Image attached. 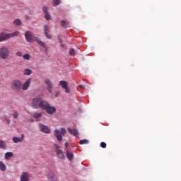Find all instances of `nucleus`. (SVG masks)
<instances>
[{"instance_id": "f257e3e1", "label": "nucleus", "mask_w": 181, "mask_h": 181, "mask_svg": "<svg viewBox=\"0 0 181 181\" xmlns=\"http://www.w3.org/2000/svg\"><path fill=\"white\" fill-rule=\"evenodd\" d=\"M25 37L26 40L28 42H33V41H36L40 46L45 48L47 49L46 44L45 42L40 40L38 37H34L33 35L31 33L30 31H27L25 33Z\"/></svg>"}, {"instance_id": "f03ea898", "label": "nucleus", "mask_w": 181, "mask_h": 181, "mask_svg": "<svg viewBox=\"0 0 181 181\" xmlns=\"http://www.w3.org/2000/svg\"><path fill=\"white\" fill-rule=\"evenodd\" d=\"M46 101H45L42 98L37 96L32 101V105L35 108H41L43 110L45 105H46Z\"/></svg>"}, {"instance_id": "7ed1b4c3", "label": "nucleus", "mask_w": 181, "mask_h": 181, "mask_svg": "<svg viewBox=\"0 0 181 181\" xmlns=\"http://www.w3.org/2000/svg\"><path fill=\"white\" fill-rule=\"evenodd\" d=\"M18 32L16 31L11 33H1L0 34V42H3L5 41L6 40H8L11 37H13L15 36H17L18 35Z\"/></svg>"}, {"instance_id": "20e7f679", "label": "nucleus", "mask_w": 181, "mask_h": 181, "mask_svg": "<svg viewBox=\"0 0 181 181\" xmlns=\"http://www.w3.org/2000/svg\"><path fill=\"white\" fill-rule=\"evenodd\" d=\"M66 133V129L64 127H62L61 132L58 129H56L54 130V136L57 139L58 141H62V136H64Z\"/></svg>"}, {"instance_id": "39448f33", "label": "nucleus", "mask_w": 181, "mask_h": 181, "mask_svg": "<svg viewBox=\"0 0 181 181\" xmlns=\"http://www.w3.org/2000/svg\"><path fill=\"white\" fill-rule=\"evenodd\" d=\"M9 50L6 47H1L0 49V57L6 59L8 57Z\"/></svg>"}, {"instance_id": "423d86ee", "label": "nucleus", "mask_w": 181, "mask_h": 181, "mask_svg": "<svg viewBox=\"0 0 181 181\" xmlns=\"http://www.w3.org/2000/svg\"><path fill=\"white\" fill-rule=\"evenodd\" d=\"M22 87V83L19 80H13L11 83V88L13 90L19 91Z\"/></svg>"}, {"instance_id": "0eeeda50", "label": "nucleus", "mask_w": 181, "mask_h": 181, "mask_svg": "<svg viewBox=\"0 0 181 181\" xmlns=\"http://www.w3.org/2000/svg\"><path fill=\"white\" fill-rule=\"evenodd\" d=\"M42 110H46L47 112L49 115H52L56 112L55 107L50 106V105L47 102H46V105H44Z\"/></svg>"}, {"instance_id": "6e6552de", "label": "nucleus", "mask_w": 181, "mask_h": 181, "mask_svg": "<svg viewBox=\"0 0 181 181\" xmlns=\"http://www.w3.org/2000/svg\"><path fill=\"white\" fill-rule=\"evenodd\" d=\"M59 86H62V88L65 90L66 93H70V89L68 86V83L66 81H60Z\"/></svg>"}, {"instance_id": "1a4fd4ad", "label": "nucleus", "mask_w": 181, "mask_h": 181, "mask_svg": "<svg viewBox=\"0 0 181 181\" xmlns=\"http://www.w3.org/2000/svg\"><path fill=\"white\" fill-rule=\"evenodd\" d=\"M45 83L47 86V90L49 93H52L53 89V83L49 79H46Z\"/></svg>"}, {"instance_id": "9d476101", "label": "nucleus", "mask_w": 181, "mask_h": 181, "mask_svg": "<svg viewBox=\"0 0 181 181\" xmlns=\"http://www.w3.org/2000/svg\"><path fill=\"white\" fill-rule=\"evenodd\" d=\"M39 127L40 131L43 133L50 134V129L47 127V126H45V124H42V123H40Z\"/></svg>"}, {"instance_id": "9b49d317", "label": "nucleus", "mask_w": 181, "mask_h": 181, "mask_svg": "<svg viewBox=\"0 0 181 181\" xmlns=\"http://www.w3.org/2000/svg\"><path fill=\"white\" fill-rule=\"evenodd\" d=\"M31 82V78H28L26 81L21 86V88L23 90H27L28 87L30 86Z\"/></svg>"}, {"instance_id": "f8f14e48", "label": "nucleus", "mask_w": 181, "mask_h": 181, "mask_svg": "<svg viewBox=\"0 0 181 181\" xmlns=\"http://www.w3.org/2000/svg\"><path fill=\"white\" fill-rule=\"evenodd\" d=\"M68 132L74 136L77 137L78 135V130H76V129H70V127H68Z\"/></svg>"}, {"instance_id": "ddd939ff", "label": "nucleus", "mask_w": 181, "mask_h": 181, "mask_svg": "<svg viewBox=\"0 0 181 181\" xmlns=\"http://www.w3.org/2000/svg\"><path fill=\"white\" fill-rule=\"evenodd\" d=\"M43 11L45 13V18L47 21H49L50 20V15L48 13V8L46 6L43 7Z\"/></svg>"}, {"instance_id": "4468645a", "label": "nucleus", "mask_w": 181, "mask_h": 181, "mask_svg": "<svg viewBox=\"0 0 181 181\" xmlns=\"http://www.w3.org/2000/svg\"><path fill=\"white\" fill-rule=\"evenodd\" d=\"M49 181H57L56 175L53 173H49L48 175Z\"/></svg>"}, {"instance_id": "2eb2a0df", "label": "nucleus", "mask_w": 181, "mask_h": 181, "mask_svg": "<svg viewBox=\"0 0 181 181\" xmlns=\"http://www.w3.org/2000/svg\"><path fill=\"white\" fill-rule=\"evenodd\" d=\"M24 139V134H22V137L19 138V137H13V141L15 144L19 143V142H22L23 140Z\"/></svg>"}, {"instance_id": "dca6fc26", "label": "nucleus", "mask_w": 181, "mask_h": 181, "mask_svg": "<svg viewBox=\"0 0 181 181\" xmlns=\"http://www.w3.org/2000/svg\"><path fill=\"white\" fill-rule=\"evenodd\" d=\"M21 181H29V175L26 173H23L21 175Z\"/></svg>"}, {"instance_id": "f3484780", "label": "nucleus", "mask_w": 181, "mask_h": 181, "mask_svg": "<svg viewBox=\"0 0 181 181\" xmlns=\"http://www.w3.org/2000/svg\"><path fill=\"white\" fill-rule=\"evenodd\" d=\"M56 153H57V155L58 156V157L59 158H61V159H64L65 158L64 153H63V151H62V150L58 149V150H57Z\"/></svg>"}, {"instance_id": "a211bd4d", "label": "nucleus", "mask_w": 181, "mask_h": 181, "mask_svg": "<svg viewBox=\"0 0 181 181\" xmlns=\"http://www.w3.org/2000/svg\"><path fill=\"white\" fill-rule=\"evenodd\" d=\"M66 156L69 160H71L74 158V154L73 153H70L69 150H66Z\"/></svg>"}, {"instance_id": "6ab92c4d", "label": "nucleus", "mask_w": 181, "mask_h": 181, "mask_svg": "<svg viewBox=\"0 0 181 181\" xmlns=\"http://www.w3.org/2000/svg\"><path fill=\"white\" fill-rule=\"evenodd\" d=\"M42 116V113H34L33 117L37 121L39 118H40Z\"/></svg>"}, {"instance_id": "aec40b11", "label": "nucleus", "mask_w": 181, "mask_h": 181, "mask_svg": "<svg viewBox=\"0 0 181 181\" xmlns=\"http://www.w3.org/2000/svg\"><path fill=\"white\" fill-rule=\"evenodd\" d=\"M0 148H1V149L6 148V144L5 141H3V140H0Z\"/></svg>"}, {"instance_id": "412c9836", "label": "nucleus", "mask_w": 181, "mask_h": 181, "mask_svg": "<svg viewBox=\"0 0 181 181\" xmlns=\"http://www.w3.org/2000/svg\"><path fill=\"white\" fill-rule=\"evenodd\" d=\"M11 157H13V153H11V152L6 153V154H5L6 160H9Z\"/></svg>"}, {"instance_id": "4be33fe9", "label": "nucleus", "mask_w": 181, "mask_h": 181, "mask_svg": "<svg viewBox=\"0 0 181 181\" xmlns=\"http://www.w3.org/2000/svg\"><path fill=\"white\" fill-rule=\"evenodd\" d=\"M61 25H62V27L66 28L67 26L69 25V22H66V21L62 20V22H61Z\"/></svg>"}, {"instance_id": "5701e85b", "label": "nucleus", "mask_w": 181, "mask_h": 181, "mask_svg": "<svg viewBox=\"0 0 181 181\" xmlns=\"http://www.w3.org/2000/svg\"><path fill=\"white\" fill-rule=\"evenodd\" d=\"M0 170L3 172L6 170V165L2 162H0Z\"/></svg>"}, {"instance_id": "b1692460", "label": "nucleus", "mask_w": 181, "mask_h": 181, "mask_svg": "<svg viewBox=\"0 0 181 181\" xmlns=\"http://www.w3.org/2000/svg\"><path fill=\"white\" fill-rule=\"evenodd\" d=\"M32 74V71L30 69H25L24 71V74L30 76Z\"/></svg>"}, {"instance_id": "393cba45", "label": "nucleus", "mask_w": 181, "mask_h": 181, "mask_svg": "<svg viewBox=\"0 0 181 181\" xmlns=\"http://www.w3.org/2000/svg\"><path fill=\"white\" fill-rule=\"evenodd\" d=\"M53 6L56 7L57 6H59L61 3L60 0H53Z\"/></svg>"}, {"instance_id": "a878e982", "label": "nucleus", "mask_w": 181, "mask_h": 181, "mask_svg": "<svg viewBox=\"0 0 181 181\" xmlns=\"http://www.w3.org/2000/svg\"><path fill=\"white\" fill-rule=\"evenodd\" d=\"M88 143H89L88 140H86V139L84 140H81V141H79V144L81 145L88 144Z\"/></svg>"}, {"instance_id": "bb28decb", "label": "nucleus", "mask_w": 181, "mask_h": 181, "mask_svg": "<svg viewBox=\"0 0 181 181\" xmlns=\"http://www.w3.org/2000/svg\"><path fill=\"white\" fill-rule=\"evenodd\" d=\"M14 25H21V21H20V19H16L13 22Z\"/></svg>"}, {"instance_id": "cd10ccee", "label": "nucleus", "mask_w": 181, "mask_h": 181, "mask_svg": "<svg viewBox=\"0 0 181 181\" xmlns=\"http://www.w3.org/2000/svg\"><path fill=\"white\" fill-rule=\"evenodd\" d=\"M13 117L14 119H17L18 117V113L16 112V110H13Z\"/></svg>"}, {"instance_id": "c85d7f7f", "label": "nucleus", "mask_w": 181, "mask_h": 181, "mask_svg": "<svg viewBox=\"0 0 181 181\" xmlns=\"http://www.w3.org/2000/svg\"><path fill=\"white\" fill-rule=\"evenodd\" d=\"M30 54H24L23 57V59H25V60H29V59H30Z\"/></svg>"}, {"instance_id": "c756f323", "label": "nucleus", "mask_w": 181, "mask_h": 181, "mask_svg": "<svg viewBox=\"0 0 181 181\" xmlns=\"http://www.w3.org/2000/svg\"><path fill=\"white\" fill-rule=\"evenodd\" d=\"M69 54L71 56H74L75 55V51L73 48H71L70 50H69Z\"/></svg>"}, {"instance_id": "7c9ffc66", "label": "nucleus", "mask_w": 181, "mask_h": 181, "mask_svg": "<svg viewBox=\"0 0 181 181\" xmlns=\"http://www.w3.org/2000/svg\"><path fill=\"white\" fill-rule=\"evenodd\" d=\"M44 30H45V33H49V26L48 25H45L44 26Z\"/></svg>"}, {"instance_id": "2f4dec72", "label": "nucleus", "mask_w": 181, "mask_h": 181, "mask_svg": "<svg viewBox=\"0 0 181 181\" xmlns=\"http://www.w3.org/2000/svg\"><path fill=\"white\" fill-rule=\"evenodd\" d=\"M100 146L103 148H105L107 147V144L105 143V141H102V143H100Z\"/></svg>"}, {"instance_id": "473e14b6", "label": "nucleus", "mask_w": 181, "mask_h": 181, "mask_svg": "<svg viewBox=\"0 0 181 181\" xmlns=\"http://www.w3.org/2000/svg\"><path fill=\"white\" fill-rule=\"evenodd\" d=\"M45 33L46 37L48 39H51V36H50V34L49 33V32H47V33Z\"/></svg>"}, {"instance_id": "72a5a7b5", "label": "nucleus", "mask_w": 181, "mask_h": 181, "mask_svg": "<svg viewBox=\"0 0 181 181\" xmlns=\"http://www.w3.org/2000/svg\"><path fill=\"white\" fill-rule=\"evenodd\" d=\"M16 55L18 56V57H22V52H20V51H18V52H16Z\"/></svg>"}, {"instance_id": "f704fd0d", "label": "nucleus", "mask_w": 181, "mask_h": 181, "mask_svg": "<svg viewBox=\"0 0 181 181\" xmlns=\"http://www.w3.org/2000/svg\"><path fill=\"white\" fill-rule=\"evenodd\" d=\"M6 122L8 124H9L11 121L9 120V119H6Z\"/></svg>"}, {"instance_id": "c9c22d12", "label": "nucleus", "mask_w": 181, "mask_h": 181, "mask_svg": "<svg viewBox=\"0 0 181 181\" xmlns=\"http://www.w3.org/2000/svg\"><path fill=\"white\" fill-rule=\"evenodd\" d=\"M65 146L67 148V147L69 146V143L66 142V143L65 144Z\"/></svg>"}, {"instance_id": "e433bc0d", "label": "nucleus", "mask_w": 181, "mask_h": 181, "mask_svg": "<svg viewBox=\"0 0 181 181\" xmlns=\"http://www.w3.org/2000/svg\"><path fill=\"white\" fill-rule=\"evenodd\" d=\"M56 148H59V146H57V144H55Z\"/></svg>"}, {"instance_id": "4c0bfd02", "label": "nucleus", "mask_w": 181, "mask_h": 181, "mask_svg": "<svg viewBox=\"0 0 181 181\" xmlns=\"http://www.w3.org/2000/svg\"><path fill=\"white\" fill-rule=\"evenodd\" d=\"M57 96H58V94L56 95V97H57Z\"/></svg>"}]
</instances>
